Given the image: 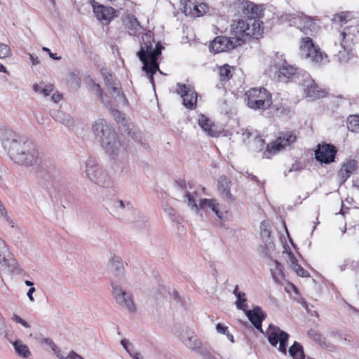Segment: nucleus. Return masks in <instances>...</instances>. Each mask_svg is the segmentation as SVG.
<instances>
[{
	"label": "nucleus",
	"mask_w": 359,
	"mask_h": 359,
	"mask_svg": "<svg viewBox=\"0 0 359 359\" xmlns=\"http://www.w3.org/2000/svg\"><path fill=\"white\" fill-rule=\"evenodd\" d=\"M114 297L116 302L122 308L127 309L130 313H135L136 308L133 302V297L130 292L124 290L119 284L115 285L112 282Z\"/></svg>",
	"instance_id": "14"
},
{
	"label": "nucleus",
	"mask_w": 359,
	"mask_h": 359,
	"mask_svg": "<svg viewBox=\"0 0 359 359\" xmlns=\"http://www.w3.org/2000/svg\"><path fill=\"white\" fill-rule=\"evenodd\" d=\"M53 117L57 121L61 123L67 127L70 128L74 126V121L71 116L62 111H57Z\"/></svg>",
	"instance_id": "39"
},
{
	"label": "nucleus",
	"mask_w": 359,
	"mask_h": 359,
	"mask_svg": "<svg viewBox=\"0 0 359 359\" xmlns=\"http://www.w3.org/2000/svg\"><path fill=\"white\" fill-rule=\"evenodd\" d=\"M44 342L53 350V352H56L57 347L54 344V342L53 341H51L50 339H45Z\"/></svg>",
	"instance_id": "55"
},
{
	"label": "nucleus",
	"mask_w": 359,
	"mask_h": 359,
	"mask_svg": "<svg viewBox=\"0 0 359 359\" xmlns=\"http://www.w3.org/2000/svg\"><path fill=\"white\" fill-rule=\"evenodd\" d=\"M231 181L225 176H222L218 180L217 189L221 197L226 201H233L234 197L231 193Z\"/></svg>",
	"instance_id": "26"
},
{
	"label": "nucleus",
	"mask_w": 359,
	"mask_h": 359,
	"mask_svg": "<svg viewBox=\"0 0 359 359\" xmlns=\"http://www.w3.org/2000/svg\"><path fill=\"white\" fill-rule=\"evenodd\" d=\"M337 150L335 147L330 144H318V149L315 151V156L317 161L330 163L334 160Z\"/></svg>",
	"instance_id": "23"
},
{
	"label": "nucleus",
	"mask_w": 359,
	"mask_h": 359,
	"mask_svg": "<svg viewBox=\"0 0 359 359\" xmlns=\"http://www.w3.org/2000/svg\"><path fill=\"white\" fill-rule=\"evenodd\" d=\"M288 351L293 359H305L302 345L296 341L290 347Z\"/></svg>",
	"instance_id": "38"
},
{
	"label": "nucleus",
	"mask_w": 359,
	"mask_h": 359,
	"mask_svg": "<svg viewBox=\"0 0 359 359\" xmlns=\"http://www.w3.org/2000/svg\"><path fill=\"white\" fill-rule=\"evenodd\" d=\"M237 46L231 37L219 36L210 43L209 48L210 51L219 53L232 50Z\"/></svg>",
	"instance_id": "19"
},
{
	"label": "nucleus",
	"mask_w": 359,
	"mask_h": 359,
	"mask_svg": "<svg viewBox=\"0 0 359 359\" xmlns=\"http://www.w3.org/2000/svg\"><path fill=\"white\" fill-rule=\"evenodd\" d=\"M130 22L131 23V26L133 27V28H134V29H136L137 27L139 26V23L135 18H130Z\"/></svg>",
	"instance_id": "61"
},
{
	"label": "nucleus",
	"mask_w": 359,
	"mask_h": 359,
	"mask_svg": "<svg viewBox=\"0 0 359 359\" xmlns=\"http://www.w3.org/2000/svg\"><path fill=\"white\" fill-rule=\"evenodd\" d=\"M179 337L184 345L188 348L196 352L201 349V342L192 330L188 328L182 329Z\"/></svg>",
	"instance_id": "20"
},
{
	"label": "nucleus",
	"mask_w": 359,
	"mask_h": 359,
	"mask_svg": "<svg viewBox=\"0 0 359 359\" xmlns=\"http://www.w3.org/2000/svg\"><path fill=\"white\" fill-rule=\"evenodd\" d=\"M108 266L111 273V284L112 282H114L115 285L120 284L126 280L124 264L119 256H112L109 261Z\"/></svg>",
	"instance_id": "16"
},
{
	"label": "nucleus",
	"mask_w": 359,
	"mask_h": 359,
	"mask_svg": "<svg viewBox=\"0 0 359 359\" xmlns=\"http://www.w3.org/2000/svg\"><path fill=\"white\" fill-rule=\"evenodd\" d=\"M198 123L200 127L203 129V130L208 135L210 136L214 135L215 133L214 130L212 129L213 124L208 118L201 114L198 116Z\"/></svg>",
	"instance_id": "36"
},
{
	"label": "nucleus",
	"mask_w": 359,
	"mask_h": 359,
	"mask_svg": "<svg viewBox=\"0 0 359 359\" xmlns=\"http://www.w3.org/2000/svg\"><path fill=\"white\" fill-rule=\"evenodd\" d=\"M297 69L285 62L278 69V77L279 80H284L285 79H290L297 74Z\"/></svg>",
	"instance_id": "34"
},
{
	"label": "nucleus",
	"mask_w": 359,
	"mask_h": 359,
	"mask_svg": "<svg viewBox=\"0 0 359 359\" xmlns=\"http://www.w3.org/2000/svg\"><path fill=\"white\" fill-rule=\"evenodd\" d=\"M67 83L70 88L76 90L80 87L81 81L76 74H71L67 79Z\"/></svg>",
	"instance_id": "44"
},
{
	"label": "nucleus",
	"mask_w": 359,
	"mask_h": 359,
	"mask_svg": "<svg viewBox=\"0 0 359 359\" xmlns=\"http://www.w3.org/2000/svg\"><path fill=\"white\" fill-rule=\"evenodd\" d=\"M6 332V325L4 318L0 313V335L4 334Z\"/></svg>",
	"instance_id": "54"
},
{
	"label": "nucleus",
	"mask_w": 359,
	"mask_h": 359,
	"mask_svg": "<svg viewBox=\"0 0 359 359\" xmlns=\"http://www.w3.org/2000/svg\"><path fill=\"white\" fill-rule=\"evenodd\" d=\"M177 92L183 99L184 105L189 109L196 107L197 103V93L190 86L177 83Z\"/></svg>",
	"instance_id": "18"
},
{
	"label": "nucleus",
	"mask_w": 359,
	"mask_h": 359,
	"mask_svg": "<svg viewBox=\"0 0 359 359\" xmlns=\"http://www.w3.org/2000/svg\"><path fill=\"white\" fill-rule=\"evenodd\" d=\"M11 55L10 47L4 43H0V58L4 59Z\"/></svg>",
	"instance_id": "47"
},
{
	"label": "nucleus",
	"mask_w": 359,
	"mask_h": 359,
	"mask_svg": "<svg viewBox=\"0 0 359 359\" xmlns=\"http://www.w3.org/2000/svg\"><path fill=\"white\" fill-rule=\"evenodd\" d=\"M231 37L239 46L246 38L259 39L263 34V27L253 18H245L234 22L231 25Z\"/></svg>",
	"instance_id": "6"
},
{
	"label": "nucleus",
	"mask_w": 359,
	"mask_h": 359,
	"mask_svg": "<svg viewBox=\"0 0 359 359\" xmlns=\"http://www.w3.org/2000/svg\"><path fill=\"white\" fill-rule=\"evenodd\" d=\"M29 56L33 65H37L39 64V60L37 57H35L34 55L31 53H29Z\"/></svg>",
	"instance_id": "59"
},
{
	"label": "nucleus",
	"mask_w": 359,
	"mask_h": 359,
	"mask_svg": "<svg viewBox=\"0 0 359 359\" xmlns=\"http://www.w3.org/2000/svg\"><path fill=\"white\" fill-rule=\"evenodd\" d=\"M243 12L247 15L246 18H253L258 24H262L260 18L262 11L258 6L252 2H246L244 6Z\"/></svg>",
	"instance_id": "30"
},
{
	"label": "nucleus",
	"mask_w": 359,
	"mask_h": 359,
	"mask_svg": "<svg viewBox=\"0 0 359 359\" xmlns=\"http://www.w3.org/2000/svg\"><path fill=\"white\" fill-rule=\"evenodd\" d=\"M348 129L353 133H359V116L350 115L346 121Z\"/></svg>",
	"instance_id": "41"
},
{
	"label": "nucleus",
	"mask_w": 359,
	"mask_h": 359,
	"mask_svg": "<svg viewBox=\"0 0 359 359\" xmlns=\"http://www.w3.org/2000/svg\"><path fill=\"white\" fill-rule=\"evenodd\" d=\"M198 353L201 354L204 359H216L208 351L203 348V347H201V349L199 350Z\"/></svg>",
	"instance_id": "52"
},
{
	"label": "nucleus",
	"mask_w": 359,
	"mask_h": 359,
	"mask_svg": "<svg viewBox=\"0 0 359 359\" xmlns=\"http://www.w3.org/2000/svg\"><path fill=\"white\" fill-rule=\"evenodd\" d=\"M260 236L265 243H270L271 230L269 223L263 221L260 226Z\"/></svg>",
	"instance_id": "43"
},
{
	"label": "nucleus",
	"mask_w": 359,
	"mask_h": 359,
	"mask_svg": "<svg viewBox=\"0 0 359 359\" xmlns=\"http://www.w3.org/2000/svg\"><path fill=\"white\" fill-rule=\"evenodd\" d=\"M264 141L260 137L255 136L253 142L250 145L251 149L255 151H260L264 148Z\"/></svg>",
	"instance_id": "45"
},
{
	"label": "nucleus",
	"mask_w": 359,
	"mask_h": 359,
	"mask_svg": "<svg viewBox=\"0 0 359 359\" xmlns=\"http://www.w3.org/2000/svg\"><path fill=\"white\" fill-rule=\"evenodd\" d=\"M357 168V161L349 160L344 163L337 174V180L340 185L344 184L346 180L355 172Z\"/></svg>",
	"instance_id": "25"
},
{
	"label": "nucleus",
	"mask_w": 359,
	"mask_h": 359,
	"mask_svg": "<svg viewBox=\"0 0 359 359\" xmlns=\"http://www.w3.org/2000/svg\"><path fill=\"white\" fill-rule=\"evenodd\" d=\"M92 131L102 147L111 158H116L126 155V147L105 120L98 119L95 121Z\"/></svg>",
	"instance_id": "3"
},
{
	"label": "nucleus",
	"mask_w": 359,
	"mask_h": 359,
	"mask_svg": "<svg viewBox=\"0 0 359 359\" xmlns=\"http://www.w3.org/2000/svg\"><path fill=\"white\" fill-rule=\"evenodd\" d=\"M216 330L218 333L226 334L228 332V327L221 323H217L216 325Z\"/></svg>",
	"instance_id": "53"
},
{
	"label": "nucleus",
	"mask_w": 359,
	"mask_h": 359,
	"mask_svg": "<svg viewBox=\"0 0 359 359\" xmlns=\"http://www.w3.org/2000/svg\"><path fill=\"white\" fill-rule=\"evenodd\" d=\"M221 80L222 81H226L230 79L231 76V67L226 65L219 68V71Z\"/></svg>",
	"instance_id": "46"
},
{
	"label": "nucleus",
	"mask_w": 359,
	"mask_h": 359,
	"mask_svg": "<svg viewBox=\"0 0 359 359\" xmlns=\"http://www.w3.org/2000/svg\"><path fill=\"white\" fill-rule=\"evenodd\" d=\"M245 313L255 327L260 332L264 333L262 328V323L264 320L266 315L262 309L259 306H255L251 310L246 311Z\"/></svg>",
	"instance_id": "24"
},
{
	"label": "nucleus",
	"mask_w": 359,
	"mask_h": 359,
	"mask_svg": "<svg viewBox=\"0 0 359 359\" xmlns=\"http://www.w3.org/2000/svg\"><path fill=\"white\" fill-rule=\"evenodd\" d=\"M121 344L123 348L128 353H130V352L133 351L131 349V347L133 346L132 344L128 341V339H123L121 340Z\"/></svg>",
	"instance_id": "50"
},
{
	"label": "nucleus",
	"mask_w": 359,
	"mask_h": 359,
	"mask_svg": "<svg viewBox=\"0 0 359 359\" xmlns=\"http://www.w3.org/2000/svg\"><path fill=\"white\" fill-rule=\"evenodd\" d=\"M101 72L108 91L113 96L116 104L117 106L125 105L127 102V100L121 90L120 83L114 79V76L107 69H102Z\"/></svg>",
	"instance_id": "11"
},
{
	"label": "nucleus",
	"mask_w": 359,
	"mask_h": 359,
	"mask_svg": "<svg viewBox=\"0 0 359 359\" xmlns=\"http://www.w3.org/2000/svg\"><path fill=\"white\" fill-rule=\"evenodd\" d=\"M36 290H35V287H32L29 289L27 293V297L29 298V299L33 302H34V299L33 297V293L35 292Z\"/></svg>",
	"instance_id": "56"
},
{
	"label": "nucleus",
	"mask_w": 359,
	"mask_h": 359,
	"mask_svg": "<svg viewBox=\"0 0 359 359\" xmlns=\"http://www.w3.org/2000/svg\"><path fill=\"white\" fill-rule=\"evenodd\" d=\"M170 296L176 303H178L180 302V296L177 291L173 290L170 293Z\"/></svg>",
	"instance_id": "60"
},
{
	"label": "nucleus",
	"mask_w": 359,
	"mask_h": 359,
	"mask_svg": "<svg viewBox=\"0 0 359 359\" xmlns=\"http://www.w3.org/2000/svg\"><path fill=\"white\" fill-rule=\"evenodd\" d=\"M304 92L308 97L311 100H316L320 97H323L326 95V92L323 90H320L319 87L314 83L312 79H308L304 81Z\"/></svg>",
	"instance_id": "28"
},
{
	"label": "nucleus",
	"mask_w": 359,
	"mask_h": 359,
	"mask_svg": "<svg viewBox=\"0 0 359 359\" xmlns=\"http://www.w3.org/2000/svg\"><path fill=\"white\" fill-rule=\"evenodd\" d=\"M231 37L239 46L246 38L259 39L263 34V27L253 18H245L234 22L231 25Z\"/></svg>",
	"instance_id": "5"
},
{
	"label": "nucleus",
	"mask_w": 359,
	"mask_h": 359,
	"mask_svg": "<svg viewBox=\"0 0 359 359\" xmlns=\"http://www.w3.org/2000/svg\"><path fill=\"white\" fill-rule=\"evenodd\" d=\"M57 356L60 359H66L67 357L65 356L62 352H61L58 348L56 350V352H54Z\"/></svg>",
	"instance_id": "63"
},
{
	"label": "nucleus",
	"mask_w": 359,
	"mask_h": 359,
	"mask_svg": "<svg viewBox=\"0 0 359 359\" xmlns=\"http://www.w3.org/2000/svg\"><path fill=\"white\" fill-rule=\"evenodd\" d=\"M283 253L286 255L285 259L287 264L298 276L302 277H307L309 276L308 271L298 264V260L292 252L285 250Z\"/></svg>",
	"instance_id": "29"
},
{
	"label": "nucleus",
	"mask_w": 359,
	"mask_h": 359,
	"mask_svg": "<svg viewBox=\"0 0 359 359\" xmlns=\"http://www.w3.org/2000/svg\"><path fill=\"white\" fill-rule=\"evenodd\" d=\"M349 28L343 31L339 37V44L334 43V46L339 49L337 57L341 62H346L349 60V55L353 48V36L348 33Z\"/></svg>",
	"instance_id": "13"
},
{
	"label": "nucleus",
	"mask_w": 359,
	"mask_h": 359,
	"mask_svg": "<svg viewBox=\"0 0 359 359\" xmlns=\"http://www.w3.org/2000/svg\"><path fill=\"white\" fill-rule=\"evenodd\" d=\"M111 105H112V104L111 103V107H107L111 108V113L112 116L114 117V118L116 119V121L118 123L123 121L124 120L123 114L118 110H117L116 109H112Z\"/></svg>",
	"instance_id": "48"
},
{
	"label": "nucleus",
	"mask_w": 359,
	"mask_h": 359,
	"mask_svg": "<svg viewBox=\"0 0 359 359\" xmlns=\"http://www.w3.org/2000/svg\"><path fill=\"white\" fill-rule=\"evenodd\" d=\"M15 260L10 257L5 242L0 238V269L8 271L14 266Z\"/></svg>",
	"instance_id": "27"
},
{
	"label": "nucleus",
	"mask_w": 359,
	"mask_h": 359,
	"mask_svg": "<svg viewBox=\"0 0 359 359\" xmlns=\"http://www.w3.org/2000/svg\"><path fill=\"white\" fill-rule=\"evenodd\" d=\"M351 18H353V15L351 12H341L334 15L332 21L336 24L342 25L348 22Z\"/></svg>",
	"instance_id": "42"
},
{
	"label": "nucleus",
	"mask_w": 359,
	"mask_h": 359,
	"mask_svg": "<svg viewBox=\"0 0 359 359\" xmlns=\"http://www.w3.org/2000/svg\"><path fill=\"white\" fill-rule=\"evenodd\" d=\"M85 173L91 182L100 187H109L112 184V179L108 172L93 158L87 160Z\"/></svg>",
	"instance_id": "7"
},
{
	"label": "nucleus",
	"mask_w": 359,
	"mask_h": 359,
	"mask_svg": "<svg viewBox=\"0 0 359 359\" xmlns=\"http://www.w3.org/2000/svg\"><path fill=\"white\" fill-rule=\"evenodd\" d=\"M299 54L302 57L309 59L315 65L325 64L327 62V55L320 51L312 39L309 37L302 38L299 46Z\"/></svg>",
	"instance_id": "9"
},
{
	"label": "nucleus",
	"mask_w": 359,
	"mask_h": 359,
	"mask_svg": "<svg viewBox=\"0 0 359 359\" xmlns=\"http://www.w3.org/2000/svg\"><path fill=\"white\" fill-rule=\"evenodd\" d=\"M291 26L297 27L306 35H313L316 32V25L311 18L303 15H297L290 20Z\"/></svg>",
	"instance_id": "17"
},
{
	"label": "nucleus",
	"mask_w": 359,
	"mask_h": 359,
	"mask_svg": "<svg viewBox=\"0 0 359 359\" xmlns=\"http://www.w3.org/2000/svg\"><path fill=\"white\" fill-rule=\"evenodd\" d=\"M164 210L165 211V212L168 214V215L170 218L174 217V216H175V210H174L173 208H172L171 207H166V208H164Z\"/></svg>",
	"instance_id": "57"
},
{
	"label": "nucleus",
	"mask_w": 359,
	"mask_h": 359,
	"mask_svg": "<svg viewBox=\"0 0 359 359\" xmlns=\"http://www.w3.org/2000/svg\"><path fill=\"white\" fill-rule=\"evenodd\" d=\"M271 272L276 282L280 283L284 280L283 266L278 261L273 262V266L271 269Z\"/></svg>",
	"instance_id": "37"
},
{
	"label": "nucleus",
	"mask_w": 359,
	"mask_h": 359,
	"mask_svg": "<svg viewBox=\"0 0 359 359\" xmlns=\"http://www.w3.org/2000/svg\"><path fill=\"white\" fill-rule=\"evenodd\" d=\"M247 105L253 109H266L271 104V95L263 88H253L245 93Z\"/></svg>",
	"instance_id": "8"
},
{
	"label": "nucleus",
	"mask_w": 359,
	"mask_h": 359,
	"mask_svg": "<svg viewBox=\"0 0 359 359\" xmlns=\"http://www.w3.org/2000/svg\"><path fill=\"white\" fill-rule=\"evenodd\" d=\"M175 196L177 200L184 203L196 215H200L201 210L210 209L218 218L222 219L224 217L223 212L219 210L220 205L215 198L200 199L198 204H197V191L190 184H187L184 181H180L177 183Z\"/></svg>",
	"instance_id": "2"
},
{
	"label": "nucleus",
	"mask_w": 359,
	"mask_h": 359,
	"mask_svg": "<svg viewBox=\"0 0 359 359\" xmlns=\"http://www.w3.org/2000/svg\"><path fill=\"white\" fill-rule=\"evenodd\" d=\"M132 209L133 205L129 201L116 199L110 204L109 212L114 217L123 219Z\"/></svg>",
	"instance_id": "21"
},
{
	"label": "nucleus",
	"mask_w": 359,
	"mask_h": 359,
	"mask_svg": "<svg viewBox=\"0 0 359 359\" xmlns=\"http://www.w3.org/2000/svg\"><path fill=\"white\" fill-rule=\"evenodd\" d=\"M253 135V133H251L248 129H242L241 130V139L243 142H246L248 140L250 139L251 136Z\"/></svg>",
	"instance_id": "51"
},
{
	"label": "nucleus",
	"mask_w": 359,
	"mask_h": 359,
	"mask_svg": "<svg viewBox=\"0 0 359 359\" xmlns=\"http://www.w3.org/2000/svg\"><path fill=\"white\" fill-rule=\"evenodd\" d=\"M62 99V95H60V94H53L51 97V100L54 102H57L58 101H60V100Z\"/></svg>",
	"instance_id": "62"
},
{
	"label": "nucleus",
	"mask_w": 359,
	"mask_h": 359,
	"mask_svg": "<svg viewBox=\"0 0 359 359\" xmlns=\"http://www.w3.org/2000/svg\"><path fill=\"white\" fill-rule=\"evenodd\" d=\"M154 43L152 34L151 33L144 34L142 36L140 49L137 53V55L143 63L142 70L149 75V81L153 86H154L153 75L156 73V69H158L157 60L161 54L163 48L160 43H157L155 46H154Z\"/></svg>",
	"instance_id": "4"
},
{
	"label": "nucleus",
	"mask_w": 359,
	"mask_h": 359,
	"mask_svg": "<svg viewBox=\"0 0 359 359\" xmlns=\"http://www.w3.org/2000/svg\"><path fill=\"white\" fill-rule=\"evenodd\" d=\"M308 336L318 343L321 347L332 351L334 349V346L330 344L327 343L325 337L316 330H310L308 331Z\"/></svg>",
	"instance_id": "32"
},
{
	"label": "nucleus",
	"mask_w": 359,
	"mask_h": 359,
	"mask_svg": "<svg viewBox=\"0 0 359 359\" xmlns=\"http://www.w3.org/2000/svg\"><path fill=\"white\" fill-rule=\"evenodd\" d=\"M15 353L22 359H30L32 357V353L29 351V347L24 344L21 340L17 339L13 342H11Z\"/></svg>",
	"instance_id": "31"
},
{
	"label": "nucleus",
	"mask_w": 359,
	"mask_h": 359,
	"mask_svg": "<svg viewBox=\"0 0 359 359\" xmlns=\"http://www.w3.org/2000/svg\"><path fill=\"white\" fill-rule=\"evenodd\" d=\"M33 90L36 93L47 97L53 92V86L52 85H45L43 83H36L33 86Z\"/></svg>",
	"instance_id": "40"
},
{
	"label": "nucleus",
	"mask_w": 359,
	"mask_h": 359,
	"mask_svg": "<svg viewBox=\"0 0 359 359\" xmlns=\"http://www.w3.org/2000/svg\"><path fill=\"white\" fill-rule=\"evenodd\" d=\"M93 13L97 19L103 24H107L114 16V9L111 7H106L99 4L95 0H90Z\"/></svg>",
	"instance_id": "22"
},
{
	"label": "nucleus",
	"mask_w": 359,
	"mask_h": 359,
	"mask_svg": "<svg viewBox=\"0 0 359 359\" xmlns=\"http://www.w3.org/2000/svg\"><path fill=\"white\" fill-rule=\"evenodd\" d=\"M88 90L95 95L106 107H111V101L102 95V92L99 84L96 83L93 80L89 79L88 81Z\"/></svg>",
	"instance_id": "33"
},
{
	"label": "nucleus",
	"mask_w": 359,
	"mask_h": 359,
	"mask_svg": "<svg viewBox=\"0 0 359 359\" xmlns=\"http://www.w3.org/2000/svg\"><path fill=\"white\" fill-rule=\"evenodd\" d=\"M265 335L272 346H276L279 344L278 350L284 355H286L289 339V334L287 332L276 325H270L266 331Z\"/></svg>",
	"instance_id": "10"
},
{
	"label": "nucleus",
	"mask_w": 359,
	"mask_h": 359,
	"mask_svg": "<svg viewBox=\"0 0 359 359\" xmlns=\"http://www.w3.org/2000/svg\"><path fill=\"white\" fill-rule=\"evenodd\" d=\"M4 215H6V210H5V208L3 205V204L0 201V216H4Z\"/></svg>",
	"instance_id": "64"
},
{
	"label": "nucleus",
	"mask_w": 359,
	"mask_h": 359,
	"mask_svg": "<svg viewBox=\"0 0 359 359\" xmlns=\"http://www.w3.org/2000/svg\"><path fill=\"white\" fill-rule=\"evenodd\" d=\"M0 140L15 163L25 166H31L36 163L39 152L32 142L6 128L0 129Z\"/></svg>",
	"instance_id": "1"
},
{
	"label": "nucleus",
	"mask_w": 359,
	"mask_h": 359,
	"mask_svg": "<svg viewBox=\"0 0 359 359\" xmlns=\"http://www.w3.org/2000/svg\"><path fill=\"white\" fill-rule=\"evenodd\" d=\"M297 140L296 135L291 132L281 133L280 135L274 141L267 144L266 151L264 154L265 158H269L267 154L274 155L281 149H285L294 143Z\"/></svg>",
	"instance_id": "12"
},
{
	"label": "nucleus",
	"mask_w": 359,
	"mask_h": 359,
	"mask_svg": "<svg viewBox=\"0 0 359 359\" xmlns=\"http://www.w3.org/2000/svg\"><path fill=\"white\" fill-rule=\"evenodd\" d=\"M11 319L14 322L22 325L23 327H25L26 328L30 327V325H29V323L27 321H25L24 319H22L21 317H20L19 316H18L15 313L13 314Z\"/></svg>",
	"instance_id": "49"
},
{
	"label": "nucleus",
	"mask_w": 359,
	"mask_h": 359,
	"mask_svg": "<svg viewBox=\"0 0 359 359\" xmlns=\"http://www.w3.org/2000/svg\"><path fill=\"white\" fill-rule=\"evenodd\" d=\"M181 5L185 15L191 18L201 17L208 11V6L201 0H182Z\"/></svg>",
	"instance_id": "15"
},
{
	"label": "nucleus",
	"mask_w": 359,
	"mask_h": 359,
	"mask_svg": "<svg viewBox=\"0 0 359 359\" xmlns=\"http://www.w3.org/2000/svg\"><path fill=\"white\" fill-rule=\"evenodd\" d=\"M233 293L236 297V301L235 302L236 308L239 310L243 311L244 312L248 311V306L247 304L245 293L239 291L238 285L235 287Z\"/></svg>",
	"instance_id": "35"
},
{
	"label": "nucleus",
	"mask_w": 359,
	"mask_h": 359,
	"mask_svg": "<svg viewBox=\"0 0 359 359\" xmlns=\"http://www.w3.org/2000/svg\"><path fill=\"white\" fill-rule=\"evenodd\" d=\"M129 355L133 359H144L142 354L137 352L132 351Z\"/></svg>",
	"instance_id": "58"
}]
</instances>
